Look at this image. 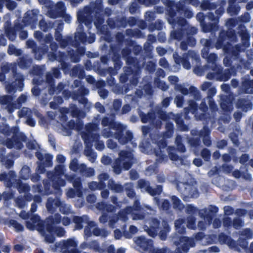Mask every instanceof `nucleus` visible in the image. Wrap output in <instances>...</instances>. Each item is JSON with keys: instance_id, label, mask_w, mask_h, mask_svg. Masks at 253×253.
<instances>
[{"instance_id": "774afa93", "label": "nucleus", "mask_w": 253, "mask_h": 253, "mask_svg": "<svg viewBox=\"0 0 253 253\" xmlns=\"http://www.w3.org/2000/svg\"><path fill=\"white\" fill-rule=\"evenodd\" d=\"M249 156L247 154H243L240 158L239 162L241 164H245L249 160Z\"/></svg>"}, {"instance_id": "49530a36", "label": "nucleus", "mask_w": 253, "mask_h": 253, "mask_svg": "<svg viewBox=\"0 0 253 253\" xmlns=\"http://www.w3.org/2000/svg\"><path fill=\"white\" fill-rule=\"evenodd\" d=\"M26 100V96L24 95H21L17 100V104H14L13 108H18L20 105Z\"/></svg>"}, {"instance_id": "2f4dec72", "label": "nucleus", "mask_w": 253, "mask_h": 253, "mask_svg": "<svg viewBox=\"0 0 253 253\" xmlns=\"http://www.w3.org/2000/svg\"><path fill=\"white\" fill-rule=\"evenodd\" d=\"M79 172L82 173L86 176H91L94 174V170L91 168H87L84 164H81L79 168Z\"/></svg>"}, {"instance_id": "393cba45", "label": "nucleus", "mask_w": 253, "mask_h": 253, "mask_svg": "<svg viewBox=\"0 0 253 253\" xmlns=\"http://www.w3.org/2000/svg\"><path fill=\"white\" fill-rule=\"evenodd\" d=\"M232 169L233 167L232 166H228L227 164H224L221 168L219 169H218L216 167H214L213 169L209 172V175L210 176H212L215 174H219L221 170H222L225 173H228L230 172Z\"/></svg>"}, {"instance_id": "f03ea898", "label": "nucleus", "mask_w": 253, "mask_h": 253, "mask_svg": "<svg viewBox=\"0 0 253 253\" xmlns=\"http://www.w3.org/2000/svg\"><path fill=\"white\" fill-rule=\"evenodd\" d=\"M0 132L4 134L9 135L10 133L13 134L12 139H6L3 140L2 143L9 148H14L20 149L22 146V142L26 140L25 135L19 131L18 128L15 127L9 129V126L3 124H0Z\"/></svg>"}, {"instance_id": "ea45409f", "label": "nucleus", "mask_w": 253, "mask_h": 253, "mask_svg": "<svg viewBox=\"0 0 253 253\" xmlns=\"http://www.w3.org/2000/svg\"><path fill=\"white\" fill-rule=\"evenodd\" d=\"M81 165H79L78 163V160L77 159H73L69 166V168L71 170H73L75 172H79V168Z\"/></svg>"}, {"instance_id": "c85d7f7f", "label": "nucleus", "mask_w": 253, "mask_h": 253, "mask_svg": "<svg viewBox=\"0 0 253 253\" xmlns=\"http://www.w3.org/2000/svg\"><path fill=\"white\" fill-rule=\"evenodd\" d=\"M202 56L204 58L207 59L209 63L214 64L217 60V57L214 54L211 53L208 54V48L205 47L203 49Z\"/></svg>"}, {"instance_id": "338daca9", "label": "nucleus", "mask_w": 253, "mask_h": 253, "mask_svg": "<svg viewBox=\"0 0 253 253\" xmlns=\"http://www.w3.org/2000/svg\"><path fill=\"white\" fill-rule=\"evenodd\" d=\"M56 7L59 12H63L65 10L64 4L62 2H58L56 4Z\"/></svg>"}, {"instance_id": "0e129e2a", "label": "nucleus", "mask_w": 253, "mask_h": 253, "mask_svg": "<svg viewBox=\"0 0 253 253\" xmlns=\"http://www.w3.org/2000/svg\"><path fill=\"white\" fill-rule=\"evenodd\" d=\"M6 33L7 37H8L9 39L11 41H13L15 40L16 38V35L14 32L11 31L10 30H6Z\"/></svg>"}, {"instance_id": "69168bd1", "label": "nucleus", "mask_w": 253, "mask_h": 253, "mask_svg": "<svg viewBox=\"0 0 253 253\" xmlns=\"http://www.w3.org/2000/svg\"><path fill=\"white\" fill-rule=\"evenodd\" d=\"M107 146L108 148L114 149L116 148L117 146V144L116 142H114L113 140L109 139L107 141Z\"/></svg>"}, {"instance_id": "a878e982", "label": "nucleus", "mask_w": 253, "mask_h": 253, "mask_svg": "<svg viewBox=\"0 0 253 253\" xmlns=\"http://www.w3.org/2000/svg\"><path fill=\"white\" fill-rule=\"evenodd\" d=\"M23 85V83L21 81H17L11 84H8L6 86V89L7 92L10 93L13 91L15 92L16 90L21 91L22 87Z\"/></svg>"}, {"instance_id": "052dcab7", "label": "nucleus", "mask_w": 253, "mask_h": 253, "mask_svg": "<svg viewBox=\"0 0 253 253\" xmlns=\"http://www.w3.org/2000/svg\"><path fill=\"white\" fill-rule=\"evenodd\" d=\"M183 96L182 95L176 96L174 102L176 103V105L178 107H180L182 105Z\"/></svg>"}, {"instance_id": "ddd939ff", "label": "nucleus", "mask_w": 253, "mask_h": 253, "mask_svg": "<svg viewBox=\"0 0 253 253\" xmlns=\"http://www.w3.org/2000/svg\"><path fill=\"white\" fill-rule=\"evenodd\" d=\"M53 233L56 234L58 236L62 237L65 234V231L61 227H57L54 230V227L52 224H47L45 230L43 233L45 241L49 243H53L55 238Z\"/></svg>"}, {"instance_id": "72a5a7b5", "label": "nucleus", "mask_w": 253, "mask_h": 253, "mask_svg": "<svg viewBox=\"0 0 253 253\" xmlns=\"http://www.w3.org/2000/svg\"><path fill=\"white\" fill-rule=\"evenodd\" d=\"M177 54L176 53H174L173 54V57L175 59V62L177 64H180V63L182 64L183 67L186 69H189L190 68V64L188 61H187L184 58H179L177 59Z\"/></svg>"}, {"instance_id": "37998d69", "label": "nucleus", "mask_w": 253, "mask_h": 253, "mask_svg": "<svg viewBox=\"0 0 253 253\" xmlns=\"http://www.w3.org/2000/svg\"><path fill=\"white\" fill-rule=\"evenodd\" d=\"M9 225L13 227L17 231H21L23 229V227L21 224L14 220H11L9 221Z\"/></svg>"}, {"instance_id": "680f3d73", "label": "nucleus", "mask_w": 253, "mask_h": 253, "mask_svg": "<svg viewBox=\"0 0 253 253\" xmlns=\"http://www.w3.org/2000/svg\"><path fill=\"white\" fill-rule=\"evenodd\" d=\"M176 87L183 94H187L188 92L187 89L182 85H177Z\"/></svg>"}, {"instance_id": "2eb2a0df", "label": "nucleus", "mask_w": 253, "mask_h": 253, "mask_svg": "<svg viewBox=\"0 0 253 253\" xmlns=\"http://www.w3.org/2000/svg\"><path fill=\"white\" fill-rule=\"evenodd\" d=\"M63 253H79L76 250L78 242L75 238L68 239L59 244Z\"/></svg>"}, {"instance_id": "aec40b11", "label": "nucleus", "mask_w": 253, "mask_h": 253, "mask_svg": "<svg viewBox=\"0 0 253 253\" xmlns=\"http://www.w3.org/2000/svg\"><path fill=\"white\" fill-rule=\"evenodd\" d=\"M149 226L145 225L144 230L147 232L148 234L152 237L156 236L157 234L158 230H157L159 222L156 219L152 218L149 220Z\"/></svg>"}, {"instance_id": "79ce46f5", "label": "nucleus", "mask_w": 253, "mask_h": 253, "mask_svg": "<svg viewBox=\"0 0 253 253\" xmlns=\"http://www.w3.org/2000/svg\"><path fill=\"white\" fill-rule=\"evenodd\" d=\"M20 174L21 177L24 179L29 178L30 174L29 168L26 166L23 167L21 170Z\"/></svg>"}, {"instance_id": "09e8293b", "label": "nucleus", "mask_w": 253, "mask_h": 253, "mask_svg": "<svg viewBox=\"0 0 253 253\" xmlns=\"http://www.w3.org/2000/svg\"><path fill=\"white\" fill-rule=\"evenodd\" d=\"M126 194L129 197H133L135 195V193H134L133 190L132 189V185L130 184H128L126 185Z\"/></svg>"}, {"instance_id": "20e7f679", "label": "nucleus", "mask_w": 253, "mask_h": 253, "mask_svg": "<svg viewBox=\"0 0 253 253\" xmlns=\"http://www.w3.org/2000/svg\"><path fill=\"white\" fill-rule=\"evenodd\" d=\"M126 126H123V130L121 129L119 131L114 130L111 127H107L104 128L102 131V135L106 137H113L119 140V142L124 144L128 142H130L132 147L136 146V143L131 141L132 135L131 133L126 130ZM116 129V128H115Z\"/></svg>"}, {"instance_id": "6e6d98bb", "label": "nucleus", "mask_w": 253, "mask_h": 253, "mask_svg": "<svg viewBox=\"0 0 253 253\" xmlns=\"http://www.w3.org/2000/svg\"><path fill=\"white\" fill-rule=\"evenodd\" d=\"M2 196L5 201H8L13 198V194L10 191H7L5 192Z\"/></svg>"}, {"instance_id": "dca6fc26", "label": "nucleus", "mask_w": 253, "mask_h": 253, "mask_svg": "<svg viewBox=\"0 0 253 253\" xmlns=\"http://www.w3.org/2000/svg\"><path fill=\"white\" fill-rule=\"evenodd\" d=\"M104 211L108 212V213L104 212L99 218V220L102 223H104L108 220L109 217L110 219L109 224L110 227H113L114 224L118 220V217L116 216H112L111 212L114 210V207L111 205H106L104 207Z\"/></svg>"}, {"instance_id": "8fccbe9b", "label": "nucleus", "mask_w": 253, "mask_h": 253, "mask_svg": "<svg viewBox=\"0 0 253 253\" xmlns=\"http://www.w3.org/2000/svg\"><path fill=\"white\" fill-rule=\"evenodd\" d=\"M186 211L189 214H195L198 210L193 206L189 205L186 207Z\"/></svg>"}, {"instance_id": "a211bd4d", "label": "nucleus", "mask_w": 253, "mask_h": 253, "mask_svg": "<svg viewBox=\"0 0 253 253\" xmlns=\"http://www.w3.org/2000/svg\"><path fill=\"white\" fill-rule=\"evenodd\" d=\"M27 227L31 230H37L43 235L44 230L43 228L39 216L36 215H33L29 220L26 222Z\"/></svg>"}, {"instance_id": "bf43d9fd", "label": "nucleus", "mask_w": 253, "mask_h": 253, "mask_svg": "<svg viewBox=\"0 0 253 253\" xmlns=\"http://www.w3.org/2000/svg\"><path fill=\"white\" fill-rule=\"evenodd\" d=\"M137 228L133 225H131L129 227V231L130 232V235H126L127 238H130L132 235L136 234L137 232Z\"/></svg>"}, {"instance_id": "a18cd8bd", "label": "nucleus", "mask_w": 253, "mask_h": 253, "mask_svg": "<svg viewBox=\"0 0 253 253\" xmlns=\"http://www.w3.org/2000/svg\"><path fill=\"white\" fill-rule=\"evenodd\" d=\"M175 142L178 150L181 152H185V148L184 146L181 144V137L180 136L176 137Z\"/></svg>"}, {"instance_id": "0eeeda50", "label": "nucleus", "mask_w": 253, "mask_h": 253, "mask_svg": "<svg viewBox=\"0 0 253 253\" xmlns=\"http://www.w3.org/2000/svg\"><path fill=\"white\" fill-rule=\"evenodd\" d=\"M52 173H48V177L51 179L52 186L56 190H59V187L64 186L66 178V175L64 173V167L62 165H59L55 168V173L51 177Z\"/></svg>"}, {"instance_id": "473e14b6", "label": "nucleus", "mask_w": 253, "mask_h": 253, "mask_svg": "<svg viewBox=\"0 0 253 253\" xmlns=\"http://www.w3.org/2000/svg\"><path fill=\"white\" fill-rule=\"evenodd\" d=\"M209 130L207 127H204L203 129L200 132V136H203V142L206 146H209L211 144V141L209 137Z\"/></svg>"}, {"instance_id": "3c124183", "label": "nucleus", "mask_w": 253, "mask_h": 253, "mask_svg": "<svg viewBox=\"0 0 253 253\" xmlns=\"http://www.w3.org/2000/svg\"><path fill=\"white\" fill-rule=\"evenodd\" d=\"M219 252L218 248L216 246H213L209 248L208 250L201 251L199 253H213Z\"/></svg>"}, {"instance_id": "de8ad7c7", "label": "nucleus", "mask_w": 253, "mask_h": 253, "mask_svg": "<svg viewBox=\"0 0 253 253\" xmlns=\"http://www.w3.org/2000/svg\"><path fill=\"white\" fill-rule=\"evenodd\" d=\"M18 189L20 193L24 192L26 193L29 190V187L26 183H20Z\"/></svg>"}, {"instance_id": "f704fd0d", "label": "nucleus", "mask_w": 253, "mask_h": 253, "mask_svg": "<svg viewBox=\"0 0 253 253\" xmlns=\"http://www.w3.org/2000/svg\"><path fill=\"white\" fill-rule=\"evenodd\" d=\"M171 201L172 202L173 208L179 211L183 209L184 206L183 204L177 197L174 196H172Z\"/></svg>"}, {"instance_id": "4468645a", "label": "nucleus", "mask_w": 253, "mask_h": 253, "mask_svg": "<svg viewBox=\"0 0 253 253\" xmlns=\"http://www.w3.org/2000/svg\"><path fill=\"white\" fill-rule=\"evenodd\" d=\"M56 207H59L60 211L65 214H67L70 210V206L66 205L63 202H61L59 199H54L49 197L47 200L46 208L48 211H51L52 209Z\"/></svg>"}, {"instance_id": "7c9ffc66", "label": "nucleus", "mask_w": 253, "mask_h": 253, "mask_svg": "<svg viewBox=\"0 0 253 253\" xmlns=\"http://www.w3.org/2000/svg\"><path fill=\"white\" fill-rule=\"evenodd\" d=\"M154 114L151 113L148 114L147 115H141V120L142 122L144 123H153L154 125L155 124L156 126H158L159 124L157 123L158 120L155 121V119L153 118L152 116Z\"/></svg>"}, {"instance_id": "412c9836", "label": "nucleus", "mask_w": 253, "mask_h": 253, "mask_svg": "<svg viewBox=\"0 0 253 253\" xmlns=\"http://www.w3.org/2000/svg\"><path fill=\"white\" fill-rule=\"evenodd\" d=\"M108 175L107 174L103 173L99 176V183L92 182L89 184V187L91 190L101 189L105 187L104 181L108 180Z\"/></svg>"}, {"instance_id": "1a4fd4ad", "label": "nucleus", "mask_w": 253, "mask_h": 253, "mask_svg": "<svg viewBox=\"0 0 253 253\" xmlns=\"http://www.w3.org/2000/svg\"><path fill=\"white\" fill-rule=\"evenodd\" d=\"M134 241L140 249L143 251L149 252V253H167L169 250L167 248L153 249L152 240L146 239L143 236L136 238Z\"/></svg>"}, {"instance_id": "c9c22d12", "label": "nucleus", "mask_w": 253, "mask_h": 253, "mask_svg": "<svg viewBox=\"0 0 253 253\" xmlns=\"http://www.w3.org/2000/svg\"><path fill=\"white\" fill-rule=\"evenodd\" d=\"M108 186L112 190H113L116 192H120L123 190V187L121 185L115 183L112 180H109Z\"/></svg>"}, {"instance_id": "9d476101", "label": "nucleus", "mask_w": 253, "mask_h": 253, "mask_svg": "<svg viewBox=\"0 0 253 253\" xmlns=\"http://www.w3.org/2000/svg\"><path fill=\"white\" fill-rule=\"evenodd\" d=\"M138 205V202L137 201H135L133 208L128 207L120 213L119 218L126 221L128 219L127 215H130L133 220L142 219L143 216L139 213L141 211V208Z\"/></svg>"}, {"instance_id": "6ab92c4d", "label": "nucleus", "mask_w": 253, "mask_h": 253, "mask_svg": "<svg viewBox=\"0 0 253 253\" xmlns=\"http://www.w3.org/2000/svg\"><path fill=\"white\" fill-rule=\"evenodd\" d=\"M138 186L142 191H146L151 195L160 194L162 189L161 186H157L156 189H152L150 187L149 182L144 180H139L138 182Z\"/></svg>"}, {"instance_id": "39448f33", "label": "nucleus", "mask_w": 253, "mask_h": 253, "mask_svg": "<svg viewBox=\"0 0 253 253\" xmlns=\"http://www.w3.org/2000/svg\"><path fill=\"white\" fill-rule=\"evenodd\" d=\"M74 221L77 224V229H81L83 225L81 224L84 222L87 223V226L84 229L85 235L89 237L92 234L95 236H102L105 237L108 233L104 230H100L96 227V224L93 221L88 222V218L86 216L83 217L76 216L73 219Z\"/></svg>"}, {"instance_id": "7ed1b4c3", "label": "nucleus", "mask_w": 253, "mask_h": 253, "mask_svg": "<svg viewBox=\"0 0 253 253\" xmlns=\"http://www.w3.org/2000/svg\"><path fill=\"white\" fill-rule=\"evenodd\" d=\"M240 36L242 40L243 45L240 47L239 45H237L234 47L231 44H229L227 45L223 46V50L226 54L225 58L223 60V63L226 66L230 65L231 60L228 56L232 55L233 58L237 57L238 52L240 51H243L245 49L250 45L249 42V35L247 32L245 27H241Z\"/></svg>"}, {"instance_id": "4be33fe9", "label": "nucleus", "mask_w": 253, "mask_h": 253, "mask_svg": "<svg viewBox=\"0 0 253 253\" xmlns=\"http://www.w3.org/2000/svg\"><path fill=\"white\" fill-rule=\"evenodd\" d=\"M73 183L74 188L76 189V192H75L72 189L68 190L66 193L67 197L69 198H74L76 195L81 197L82 193L80 189L81 185L80 179L79 178L75 179L73 181Z\"/></svg>"}, {"instance_id": "bb28decb", "label": "nucleus", "mask_w": 253, "mask_h": 253, "mask_svg": "<svg viewBox=\"0 0 253 253\" xmlns=\"http://www.w3.org/2000/svg\"><path fill=\"white\" fill-rule=\"evenodd\" d=\"M0 103L2 105H6L9 112L13 111L11 109V107L13 108L14 104L12 102V99L11 97L7 95L0 96Z\"/></svg>"}, {"instance_id": "13d9d810", "label": "nucleus", "mask_w": 253, "mask_h": 253, "mask_svg": "<svg viewBox=\"0 0 253 253\" xmlns=\"http://www.w3.org/2000/svg\"><path fill=\"white\" fill-rule=\"evenodd\" d=\"M243 223L242 220L240 218L235 219L233 223L234 227L236 229H238L242 226Z\"/></svg>"}, {"instance_id": "58836bf2", "label": "nucleus", "mask_w": 253, "mask_h": 253, "mask_svg": "<svg viewBox=\"0 0 253 253\" xmlns=\"http://www.w3.org/2000/svg\"><path fill=\"white\" fill-rule=\"evenodd\" d=\"M245 87V91L247 93H253V80L246 82L244 84Z\"/></svg>"}, {"instance_id": "5fc2aeb1", "label": "nucleus", "mask_w": 253, "mask_h": 253, "mask_svg": "<svg viewBox=\"0 0 253 253\" xmlns=\"http://www.w3.org/2000/svg\"><path fill=\"white\" fill-rule=\"evenodd\" d=\"M78 20L81 23H84V24L86 25H88V22H87V21L86 19H85L84 18L82 12H80L78 13Z\"/></svg>"}, {"instance_id": "f257e3e1", "label": "nucleus", "mask_w": 253, "mask_h": 253, "mask_svg": "<svg viewBox=\"0 0 253 253\" xmlns=\"http://www.w3.org/2000/svg\"><path fill=\"white\" fill-rule=\"evenodd\" d=\"M97 130L98 126L96 125L89 124L86 126L85 131L82 135L84 142L86 144V149L84 151L85 154L92 163L95 161L96 158L95 153L89 149L92 142L96 141L95 148L99 150H102L104 148L103 142L102 141H98V135L96 133Z\"/></svg>"}, {"instance_id": "f8f14e48", "label": "nucleus", "mask_w": 253, "mask_h": 253, "mask_svg": "<svg viewBox=\"0 0 253 253\" xmlns=\"http://www.w3.org/2000/svg\"><path fill=\"white\" fill-rule=\"evenodd\" d=\"M177 188L185 197L197 198L198 196V192L195 183L190 184L179 182L177 185Z\"/></svg>"}, {"instance_id": "864d4df0", "label": "nucleus", "mask_w": 253, "mask_h": 253, "mask_svg": "<svg viewBox=\"0 0 253 253\" xmlns=\"http://www.w3.org/2000/svg\"><path fill=\"white\" fill-rule=\"evenodd\" d=\"M201 155L206 161H208L210 158L211 153L208 149H204L201 152Z\"/></svg>"}, {"instance_id": "cd10ccee", "label": "nucleus", "mask_w": 253, "mask_h": 253, "mask_svg": "<svg viewBox=\"0 0 253 253\" xmlns=\"http://www.w3.org/2000/svg\"><path fill=\"white\" fill-rule=\"evenodd\" d=\"M216 68L217 69L216 70H214V72L208 73L207 76V78L208 79H215L222 81H225L227 80V78H225L220 76V74L222 73L221 69L218 67H216Z\"/></svg>"}, {"instance_id": "423d86ee", "label": "nucleus", "mask_w": 253, "mask_h": 253, "mask_svg": "<svg viewBox=\"0 0 253 253\" xmlns=\"http://www.w3.org/2000/svg\"><path fill=\"white\" fill-rule=\"evenodd\" d=\"M133 163V154L131 151H121L119 158L115 161L113 166L114 172L116 174L121 173V169H128Z\"/></svg>"}, {"instance_id": "e433bc0d", "label": "nucleus", "mask_w": 253, "mask_h": 253, "mask_svg": "<svg viewBox=\"0 0 253 253\" xmlns=\"http://www.w3.org/2000/svg\"><path fill=\"white\" fill-rule=\"evenodd\" d=\"M218 240L221 244H226L229 246H232V244L233 245L232 240L224 234L220 235Z\"/></svg>"}, {"instance_id": "c756f323", "label": "nucleus", "mask_w": 253, "mask_h": 253, "mask_svg": "<svg viewBox=\"0 0 253 253\" xmlns=\"http://www.w3.org/2000/svg\"><path fill=\"white\" fill-rule=\"evenodd\" d=\"M32 198L31 196H29L28 194L24 195V198L20 196L15 200V203L17 206L20 208H23L26 205V201H31Z\"/></svg>"}, {"instance_id": "9b49d317", "label": "nucleus", "mask_w": 253, "mask_h": 253, "mask_svg": "<svg viewBox=\"0 0 253 253\" xmlns=\"http://www.w3.org/2000/svg\"><path fill=\"white\" fill-rule=\"evenodd\" d=\"M178 238L179 242L177 241V238L174 237L173 239V243L178 246L174 253H187L190 247L195 246L194 241L192 239L186 237H180ZM168 253H174L169 252Z\"/></svg>"}, {"instance_id": "f3484780", "label": "nucleus", "mask_w": 253, "mask_h": 253, "mask_svg": "<svg viewBox=\"0 0 253 253\" xmlns=\"http://www.w3.org/2000/svg\"><path fill=\"white\" fill-rule=\"evenodd\" d=\"M186 225L189 228L194 229L195 227V219L192 216L187 218V223L185 222L183 219H178L175 222V227L178 232L182 233L185 230Z\"/></svg>"}, {"instance_id": "603ef678", "label": "nucleus", "mask_w": 253, "mask_h": 253, "mask_svg": "<svg viewBox=\"0 0 253 253\" xmlns=\"http://www.w3.org/2000/svg\"><path fill=\"white\" fill-rule=\"evenodd\" d=\"M182 34L181 31H174L171 33L170 36L173 39L181 40Z\"/></svg>"}, {"instance_id": "e2e57ef3", "label": "nucleus", "mask_w": 253, "mask_h": 253, "mask_svg": "<svg viewBox=\"0 0 253 253\" xmlns=\"http://www.w3.org/2000/svg\"><path fill=\"white\" fill-rule=\"evenodd\" d=\"M203 30L205 32H208L209 31H215L216 30V27L215 25L211 26L210 27H208L206 25L203 26Z\"/></svg>"}, {"instance_id": "c03bdc74", "label": "nucleus", "mask_w": 253, "mask_h": 253, "mask_svg": "<svg viewBox=\"0 0 253 253\" xmlns=\"http://www.w3.org/2000/svg\"><path fill=\"white\" fill-rule=\"evenodd\" d=\"M83 124L80 122H79V124H75L74 122L73 121H70L68 123V127L69 129H76L77 130H80L81 127L82 126Z\"/></svg>"}, {"instance_id": "b1692460", "label": "nucleus", "mask_w": 253, "mask_h": 253, "mask_svg": "<svg viewBox=\"0 0 253 253\" xmlns=\"http://www.w3.org/2000/svg\"><path fill=\"white\" fill-rule=\"evenodd\" d=\"M78 30H79V29ZM75 39L77 41H79L82 42H87L89 43H92L94 41L95 36L94 35H92L89 38L88 40H87L85 35V33L82 31H78L75 34Z\"/></svg>"}, {"instance_id": "5701e85b", "label": "nucleus", "mask_w": 253, "mask_h": 253, "mask_svg": "<svg viewBox=\"0 0 253 253\" xmlns=\"http://www.w3.org/2000/svg\"><path fill=\"white\" fill-rule=\"evenodd\" d=\"M102 124L105 127H111L112 129L119 131L123 130V126L119 123L114 122L112 120H109L107 118H104L102 121Z\"/></svg>"}, {"instance_id": "4d7b16f0", "label": "nucleus", "mask_w": 253, "mask_h": 253, "mask_svg": "<svg viewBox=\"0 0 253 253\" xmlns=\"http://www.w3.org/2000/svg\"><path fill=\"white\" fill-rule=\"evenodd\" d=\"M30 113V111L27 108H23L18 112V115L20 117H22L26 116Z\"/></svg>"}, {"instance_id": "a19ab883", "label": "nucleus", "mask_w": 253, "mask_h": 253, "mask_svg": "<svg viewBox=\"0 0 253 253\" xmlns=\"http://www.w3.org/2000/svg\"><path fill=\"white\" fill-rule=\"evenodd\" d=\"M163 227L165 229L164 231L161 230L160 231V237L162 240H165L166 238L167 235L166 233L167 232H169V227L168 223L166 222H163L162 223Z\"/></svg>"}, {"instance_id": "6e6552de", "label": "nucleus", "mask_w": 253, "mask_h": 253, "mask_svg": "<svg viewBox=\"0 0 253 253\" xmlns=\"http://www.w3.org/2000/svg\"><path fill=\"white\" fill-rule=\"evenodd\" d=\"M217 212V208L211 205L209 206L207 208L199 211V215L204 220V221H199L198 223V227L202 230L205 229L207 225L211 223L214 214Z\"/></svg>"}, {"instance_id": "4c0bfd02", "label": "nucleus", "mask_w": 253, "mask_h": 253, "mask_svg": "<svg viewBox=\"0 0 253 253\" xmlns=\"http://www.w3.org/2000/svg\"><path fill=\"white\" fill-rule=\"evenodd\" d=\"M0 159L2 165H4L6 168H9L13 165V161L3 156L2 154L0 155Z\"/></svg>"}]
</instances>
